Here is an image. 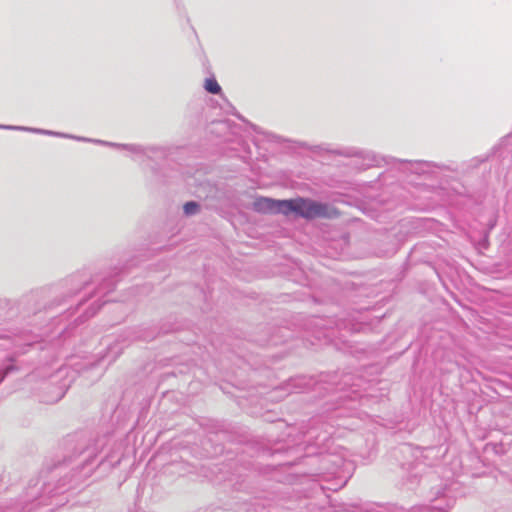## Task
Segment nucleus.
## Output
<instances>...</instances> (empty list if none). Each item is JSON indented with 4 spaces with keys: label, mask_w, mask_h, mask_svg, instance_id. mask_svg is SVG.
Segmentation results:
<instances>
[{
    "label": "nucleus",
    "mask_w": 512,
    "mask_h": 512,
    "mask_svg": "<svg viewBox=\"0 0 512 512\" xmlns=\"http://www.w3.org/2000/svg\"><path fill=\"white\" fill-rule=\"evenodd\" d=\"M284 205V215H289L291 213L296 214L297 216L306 218V219H314V218H333L338 215V211L327 204H323L312 199L307 198H295L290 200H285Z\"/></svg>",
    "instance_id": "f257e3e1"
},
{
    "label": "nucleus",
    "mask_w": 512,
    "mask_h": 512,
    "mask_svg": "<svg viewBox=\"0 0 512 512\" xmlns=\"http://www.w3.org/2000/svg\"><path fill=\"white\" fill-rule=\"evenodd\" d=\"M283 203H285V200H273L271 198L260 197L254 201L253 208L260 213L284 215L285 209Z\"/></svg>",
    "instance_id": "f03ea898"
},
{
    "label": "nucleus",
    "mask_w": 512,
    "mask_h": 512,
    "mask_svg": "<svg viewBox=\"0 0 512 512\" xmlns=\"http://www.w3.org/2000/svg\"><path fill=\"white\" fill-rule=\"evenodd\" d=\"M205 89L212 94H218L221 91V87L214 78H208L205 80Z\"/></svg>",
    "instance_id": "7ed1b4c3"
},
{
    "label": "nucleus",
    "mask_w": 512,
    "mask_h": 512,
    "mask_svg": "<svg viewBox=\"0 0 512 512\" xmlns=\"http://www.w3.org/2000/svg\"><path fill=\"white\" fill-rule=\"evenodd\" d=\"M198 210V204L195 202H188L184 205V212L187 215L194 214Z\"/></svg>",
    "instance_id": "20e7f679"
}]
</instances>
